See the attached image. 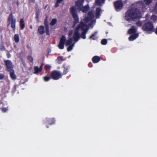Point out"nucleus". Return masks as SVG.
Segmentation results:
<instances>
[{
    "mask_svg": "<svg viewBox=\"0 0 157 157\" xmlns=\"http://www.w3.org/2000/svg\"><path fill=\"white\" fill-rule=\"evenodd\" d=\"M77 8L72 6L70 9V12L74 19L73 26L76 28L73 32L72 30L70 31L68 34V39L66 42V45L69 46L67 48L68 51L71 50L75 45V43L77 42L79 38V31H82L81 37L83 39L86 38L85 35L88 29V27L91 26L95 22L94 20H92L94 17V14L92 11H90L87 15L83 19H82L79 24V18L76 13Z\"/></svg>",
    "mask_w": 157,
    "mask_h": 157,
    "instance_id": "nucleus-1",
    "label": "nucleus"
},
{
    "mask_svg": "<svg viewBox=\"0 0 157 157\" xmlns=\"http://www.w3.org/2000/svg\"><path fill=\"white\" fill-rule=\"evenodd\" d=\"M140 13L138 10L132 9L127 11L125 17L127 21H129L132 19L140 17Z\"/></svg>",
    "mask_w": 157,
    "mask_h": 157,
    "instance_id": "nucleus-2",
    "label": "nucleus"
},
{
    "mask_svg": "<svg viewBox=\"0 0 157 157\" xmlns=\"http://www.w3.org/2000/svg\"><path fill=\"white\" fill-rule=\"evenodd\" d=\"M105 0H96L94 5V7L96 8L95 16L96 18H98L100 15L101 10L99 7H97V6H101L105 3Z\"/></svg>",
    "mask_w": 157,
    "mask_h": 157,
    "instance_id": "nucleus-3",
    "label": "nucleus"
},
{
    "mask_svg": "<svg viewBox=\"0 0 157 157\" xmlns=\"http://www.w3.org/2000/svg\"><path fill=\"white\" fill-rule=\"evenodd\" d=\"M15 18L13 17L12 14L10 13L9 15L8 19V25H10L11 27L14 30H15Z\"/></svg>",
    "mask_w": 157,
    "mask_h": 157,
    "instance_id": "nucleus-4",
    "label": "nucleus"
},
{
    "mask_svg": "<svg viewBox=\"0 0 157 157\" xmlns=\"http://www.w3.org/2000/svg\"><path fill=\"white\" fill-rule=\"evenodd\" d=\"M84 0L82 2L81 1H78V2L76 3V5L78 7V8H79L80 10L83 13L86 12L89 9V7L88 6L86 5L84 6H82V3L83 2Z\"/></svg>",
    "mask_w": 157,
    "mask_h": 157,
    "instance_id": "nucleus-5",
    "label": "nucleus"
},
{
    "mask_svg": "<svg viewBox=\"0 0 157 157\" xmlns=\"http://www.w3.org/2000/svg\"><path fill=\"white\" fill-rule=\"evenodd\" d=\"M142 29L143 30L148 33H150L154 31V27L151 22H148L144 25Z\"/></svg>",
    "mask_w": 157,
    "mask_h": 157,
    "instance_id": "nucleus-6",
    "label": "nucleus"
},
{
    "mask_svg": "<svg viewBox=\"0 0 157 157\" xmlns=\"http://www.w3.org/2000/svg\"><path fill=\"white\" fill-rule=\"evenodd\" d=\"M52 78L55 79L57 80L61 78L62 75L58 71H55L52 72L51 74Z\"/></svg>",
    "mask_w": 157,
    "mask_h": 157,
    "instance_id": "nucleus-7",
    "label": "nucleus"
},
{
    "mask_svg": "<svg viewBox=\"0 0 157 157\" xmlns=\"http://www.w3.org/2000/svg\"><path fill=\"white\" fill-rule=\"evenodd\" d=\"M66 40V37L63 36L60 39V42L58 44L59 48L61 49H63L64 48V44Z\"/></svg>",
    "mask_w": 157,
    "mask_h": 157,
    "instance_id": "nucleus-8",
    "label": "nucleus"
},
{
    "mask_svg": "<svg viewBox=\"0 0 157 157\" xmlns=\"http://www.w3.org/2000/svg\"><path fill=\"white\" fill-rule=\"evenodd\" d=\"M114 6L116 10L118 11L121 9L123 6L122 2L119 0L117 1L114 3Z\"/></svg>",
    "mask_w": 157,
    "mask_h": 157,
    "instance_id": "nucleus-9",
    "label": "nucleus"
},
{
    "mask_svg": "<svg viewBox=\"0 0 157 157\" xmlns=\"http://www.w3.org/2000/svg\"><path fill=\"white\" fill-rule=\"evenodd\" d=\"M5 63L8 70L10 71L12 70V69L13 68V66L11 62L9 60H7L5 61Z\"/></svg>",
    "mask_w": 157,
    "mask_h": 157,
    "instance_id": "nucleus-10",
    "label": "nucleus"
},
{
    "mask_svg": "<svg viewBox=\"0 0 157 157\" xmlns=\"http://www.w3.org/2000/svg\"><path fill=\"white\" fill-rule=\"evenodd\" d=\"M138 36V34H135L130 36L128 38V39L129 41H133L136 39Z\"/></svg>",
    "mask_w": 157,
    "mask_h": 157,
    "instance_id": "nucleus-11",
    "label": "nucleus"
},
{
    "mask_svg": "<svg viewBox=\"0 0 157 157\" xmlns=\"http://www.w3.org/2000/svg\"><path fill=\"white\" fill-rule=\"evenodd\" d=\"M100 60V58L99 57L97 56H94L92 58L93 62L94 63L99 62Z\"/></svg>",
    "mask_w": 157,
    "mask_h": 157,
    "instance_id": "nucleus-12",
    "label": "nucleus"
},
{
    "mask_svg": "<svg viewBox=\"0 0 157 157\" xmlns=\"http://www.w3.org/2000/svg\"><path fill=\"white\" fill-rule=\"evenodd\" d=\"M136 29L135 27L132 26L131 29L128 31V33L129 34H132L135 33L136 31Z\"/></svg>",
    "mask_w": 157,
    "mask_h": 157,
    "instance_id": "nucleus-13",
    "label": "nucleus"
},
{
    "mask_svg": "<svg viewBox=\"0 0 157 157\" xmlns=\"http://www.w3.org/2000/svg\"><path fill=\"white\" fill-rule=\"evenodd\" d=\"M38 31L41 34H43L44 33V28L43 26H40L38 28Z\"/></svg>",
    "mask_w": 157,
    "mask_h": 157,
    "instance_id": "nucleus-14",
    "label": "nucleus"
},
{
    "mask_svg": "<svg viewBox=\"0 0 157 157\" xmlns=\"http://www.w3.org/2000/svg\"><path fill=\"white\" fill-rule=\"evenodd\" d=\"M35 72L34 73H36L40 72L42 70V68L41 67L38 68V67H35L34 68Z\"/></svg>",
    "mask_w": 157,
    "mask_h": 157,
    "instance_id": "nucleus-15",
    "label": "nucleus"
},
{
    "mask_svg": "<svg viewBox=\"0 0 157 157\" xmlns=\"http://www.w3.org/2000/svg\"><path fill=\"white\" fill-rule=\"evenodd\" d=\"M14 40L16 42H18L19 41V37L18 34H15L14 37Z\"/></svg>",
    "mask_w": 157,
    "mask_h": 157,
    "instance_id": "nucleus-16",
    "label": "nucleus"
},
{
    "mask_svg": "<svg viewBox=\"0 0 157 157\" xmlns=\"http://www.w3.org/2000/svg\"><path fill=\"white\" fill-rule=\"evenodd\" d=\"M10 71V74L11 77L13 79H15L16 77L13 71L12 70Z\"/></svg>",
    "mask_w": 157,
    "mask_h": 157,
    "instance_id": "nucleus-17",
    "label": "nucleus"
},
{
    "mask_svg": "<svg viewBox=\"0 0 157 157\" xmlns=\"http://www.w3.org/2000/svg\"><path fill=\"white\" fill-rule=\"evenodd\" d=\"M97 33V32H95L90 37V39H92L93 40L96 39L97 38L96 36Z\"/></svg>",
    "mask_w": 157,
    "mask_h": 157,
    "instance_id": "nucleus-18",
    "label": "nucleus"
},
{
    "mask_svg": "<svg viewBox=\"0 0 157 157\" xmlns=\"http://www.w3.org/2000/svg\"><path fill=\"white\" fill-rule=\"evenodd\" d=\"M63 1V0H57V2L55 5L56 7H57L60 3H61Z\"/></svg>",
    "mask_w": 157,
    "mask_h": 157,
    "instance_id": "nucleus-19",
    "label": "nucleus"
},
{
    "mask_svg": "<svg viewBox=\"0 0 157 157\" xmlns=\"http://www.w3.org/2000/svg\"><path fill=\"white\" fill-rule=\"evenodd\" d=\"M69 69V67H65L64 69L63 73L64 74H65L68 71V70Z\"/></svg>",
    "mask_w": 157,
    "mask_h": 157,
    "instance_id": "nucleus-20",
    "label": "nucleus"
},
{
    "mask_svg": "<svg viewBox=\"0 0 157 157\" xmlns=\"http://www.w3.org/2000/svg\"><path fill=\"white\" fill-rule=\"evenodd\" d=\"M57 20L55 19H53L51 21V25H54L56 22Z\"/></svg>",
    "mask_w": 157,
    "mask_h": 157,
    "instance_id": "nucleus-21",
    "label": "nucleus"
},
{
    "mask_svg": "<svg viewBox=\"0 0 157 157\" xmlns=\"http://www.w3.org/2000/svg\"><path fill=\"white\" fill-rule=\"evenodd\" d=\"M63 60V58L62 57H59L57 59V62L58 63H60Z\"/></svg>",
    "mask_w": 157,
    "mask_h": 157,
    "instance_id": "nucleus-22",
    "label": "nucleus"
},
{
    "mask_svg": "<svg viewBox=\"0 0 157 157\" xmlns=\"http://www.w3.org/2000/svg\"><path fill=\"white\" fill-rule=\"evenodd\" d=\"M151 0H144V2L146 5H148L151 2Z\"/></svg>",
    "mask_w": 157,
    "mask_h": 157,
    "instance_id": "nucleus-23",
    "label": "nucleus"
},
{
    "mask_svg": "<svg viewBox=\"0 0 157 157\" xmlns=\"http://www.w3.org/2000/svg\"><path fill=\"white\" fill-rule=\"evenodd\" d=\"M107 41L105 39H103L101 41V43L102 44L105 45L106 44Z\"/></svg>",
    "mask_w": 157,
    "mask_h": 157,
    "instance_id": "nucleus-24",
    "label": "nucleus"
},
{
    "mask_svg": "<svg viewBox=\"0 0 157 157\" xmlns=\"http://www.w3.org/2000/svg\"><path fill=\"white\" fill-rule=\"evenodd\" d=\"M50 78L49 77H44V79L45 81H48L50 80Z\"/></svg>",
    "mask_w": 157,
    "mask_h": 157,
    "instance_id": "nucleus-25",
    "label": "nucleus"
},
{
    "mask_svg": "<svg viewBox=\"0 0 157 157\" xmlns=\"http://www.w3.org/2000/svg\"><path fill=\"white\" fill-rule=\"evenodd\" d=\"M51 67V66L49 65H46L45 67V69L46 70H48Z\"/></svg>",
    "mask_w": 157,
    "mask_h": 157,
    "instance_id": "nucleus-26",
    "label": "nucleus"
},
{
    "mask_svg": "<svg viewBox=\"0 0 157 157\" xmlns=\"http://www.w3.org/2000/svg\"><path fill=\"white\" fill-rule=\"evenodd\" d=\"M142 24V23L141 21H139L138 22L136 23V25L137 26H140Z\"/></svg>",
    "mask_w": 157,
    "mask_h": 157,
    "instance_id": "nucleus-27",
    "label": "nucleus"
},
{
    "mask_svg": "<svg viewBox=\"0 0 157 157\" xmlns=\"http://www.w3.org/2000/svg\"><path fill=\"white\" fill-rule=\"evenodd\" d=\"M28 59L30 62H32L33 61V57L31 56H29L28 57Z\"/></svg>",
    "mask_w": 157,
    "mask_h": 157,
    "instance_id": "nucleus-28",
    "label": "nucleus"
},
{
    "mask_svg": "<svg viewBox=\"0 0 157 157\" xmlns=\"http://www.w3.org/2000/svg\"><path fill=\"white\" fill-rule=\"evenodd\" d=\"M154 11L157 12V3L154 8Z\"/></svg>",
    "mask_w": 157,
    "mask_h": 157,
    "instance_id": "nucleus-29",
    "label": "nucleus"
},
{
    "mask_svg": "<svg viewBox=\"0 0 157 157\" xmlns=\"http://www.w3.org/2000/svg\"><path fill=\"white\" fill-rule=\"evenodd\" d=\"M7 110L8 109L7 108H3L2 109V110L3 112H6Z\"/></svg>",
    "mask_w": 157,
    "mask_h": 157,
    "instance_id": "nucleus-30",
    "label": "nucleus"
},
{
    "mask_svg": "<svg viewBox=\"0 0 157 157\" xmlns=\"http://www.w3.org/2000/svg\"><path fill=\"white\" fill-rule=\"evenodd\" d=\"M20 25H21V27L22 29L24 28L25 27L24 23L20 24Z\"/></svg>",
    "mask_w": 157,
    "mask_h": 157,
    "instance_id": "nucleus-31",
    "label": "nucleus"
},
{
    "mask_svg": "<svg viewBox=\"0 0 157 157\" xmlns=\"http://www.w3.org/2000/svg\"><path fill=\"white\" fill-rule=\"evenodd\" d=\"M4 77V75L3 74H0V80L2 79Z\"/></svg>",
    "mask_w": 157,
    "mask_h": 157,
    "instance_id": "nucleus-32",
    "label": "nucleus"
},
{
    "mask_svg": "<svg viewBox=\"0 0 157 157\" xmlns=\"http://www.w3.org/2000/svg\"><path fill=\"white\" fill-rule=\"evenodd\" d=\"M23 23H24V20L23 19H22L20 21V24Z\"/></svg>",
    "mask_w": 157,
    "mask_h": 157,
    "instance_id": "nucleus-33",
    "label": "nucleus"
},
{
    "mask_svg": "<svg viewBox=\"0 0 157 157\" xmlns=\"http://www.w3.org/2000/svg\"><path fill=\"white\" fill-rule=\"evenodd\" d=\"M46 33L47 34H48V27H46Z\"/></svg>",
    "mask_w": 157,
    "mask_h": 157,
    "instance_id": "nucleus-34",
    "label": "nucleus"
},
{
    "mask_svg": "<svg viewBox=\"0 0 157 157\" xmlns=\"http://www.w3.org/2000/svg\"><path fill=\"white\" fill-rule=\"evenodd\" d=\"M7 55L8 57H10V54H7Z\"/></svg>",
    "mask_w": 157,
    "mask_h": 157,
    "instance_id": "nucleus-35",
    "label": "nucleus"
},
{
    "mask_svg": "<svg viewBox=\"0 0 157 157\" xmlns=\"http://www.w3.org/2000/svg\"><path fill=\"white\" fill-rule=\"evenodd\" d=\"M142 5L143 6V7H145V5H143H143Z\"/></svg>",
    "mask_w": 157,
    "mask_h": 157,
    "instance_id": "nucleus-36",
    "label": "nucleus"
},
{
    "mask_svg": "<svg viewBox=\"0 0 157 157\" xmlns=\"http://www.w3.org/2000/svg\"><path fill=\"white\" fill-rule=\"evenodd\" d=\"M78 1H81L82 2L83 1V0H78Z\"/></svg>",
    "mask_w": 157,
    "mask_h": 157,
    "instance_id": "nucleus-37",
    "label": "nucleus"
},
{
    "mask_svg": "<svg viewBox=\"0 0 157 157\" xmlns=\"http://www.w3.org/2000/svg\"><path fill=\"white\" fill-rule=\"evenodd\" d=\"M78 1H81L82 2L83 1V0H78Z\"/></svg>",
    "mask_w": 157,
    "mask_h": 157,
    "instance_id": "nucleus-38",
    "label": "nucleus"
},
{
    "mask_svg": "<svg viewBox=\"0 0 157 157\" xmlns=\"http://www.w3.org/2000/svg\"><path fill=\"white\" fill-rule=\"evenodd\" d=\"M154 17H155V16H152V17L153 18H154Z\"/></svg>",
    "mask_w": 157,
    "mask_h": 157,
    "instance_id": "nucleus-39",
    "label": "nucleus"
},
{
    "mask_svg": "<svg viewBox=\"0 0 157 157\" xmlns=\"http://www.w3.org/2000/svg\"><path fill=\"white\" fill-rule=\"evenodd\" d=\"M142 1H141V2H140V3H142Z\"/></svg>",
    "mask_w": 157,
    "mask_h": 157,
    "instance_id": "nucleus-40",
    "label": "nucleus"
},
{
    "mask_svg": "<svg viewBox=\"0 0 157 157\" xmlns=\"http://www.w3.org/2000/svg\"><path fill=\"white\" fill-rule=\"evenodd\" d=\"M30 28L32 29V27L31 26H30Z\"/></svg>",
    "mask_w": 157,
    "mask_h": 157,
    "instance_id": "nucleus-41",
    "label": "nucleus"
}]
</instances>
